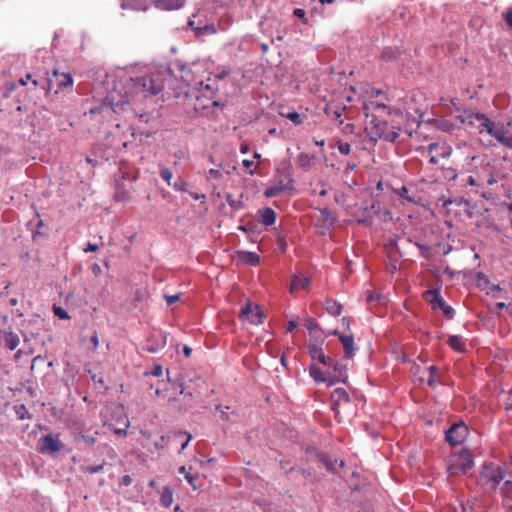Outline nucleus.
<instances>
[{"mask_svg": "<svg viewBox=\"0 0 512 512\" xmlns=\"http://www.w3.org/2000/svg\"><path fill=\"white\" fill-rule=\"evenodd\" d=\"M173 77L169 66L161 65L141 77L132 79L135 89L141 91L144 97L159 94Z\"/></svg>", "mask_w": 512, "mask_h": 512, "instance_id": "1", "label": "nucleus"}, {"mask_svg": "<svg viewBox=\"0 0 512 512\" xmlns=\"http://www.w3.org/2000/svg\"><path fill=\"white\" fill-rule=\"evenodd\" d=\"M27 79L33 78V86L39 87L48 94L52 89L55 88L57 94L62 88L71 86L73 84V78L69 73H59L57 70H53L52 75L47 74L46 76H40L34 73H27Z\"/></svg>", "mask_w": 512, "mask_h": 512, "instance_id": "2", "label": "nucleus"}, {"mask_svg": "<svg viewBox=\"0 0 512 512\" xmlns=\"http://www.w3.org/2000/svg\"><path fill=\"white\" fill-rule=\"evenodd\" d=\"M400 129L395 130L394 127H389L385 120L373 117L366 127V132L369 139L373 142H377L383 139L388 142H394L399 136Z\"/></svg>", "mask_w": 512, "mask_h": 512, "instance_id": "3", "label": "nucleus"}, {"mask_svg": "<svg viewBox=\"0 0 512 512\" xmlns=\"http://www.w3.org/2000/svg\"><path fill=\"white\" fill-rule=\"evenodd\" d=\"M474 466L473 456L467 449L451 454L447 462V472L450 476L466 474Z\"/></svg>", "mask_w": 512, "mask_h": 512, "instance_id": "4", "label": "nucleus"}, {"mask_svg": "<svg viewBox=\"0 0 512 512\" xmlns=\"http://www.w3.org/2000/svg\"><path fill=\"white\" fill-rule=\"evenodd\" d=\"M511 478V475L507 477L506 467L496 463H485L480 473V479L483 485L494 491L501 481Z\"/></svg>", "mask_w": 512, "mask_h": 512, "instance_id": "5", "label": "nucleus"}, {"mask_svg": "<svg viewBox=\"0 0 512 512\" xmlns=\"http://www.w3.org/2000/svg\"><path fill=\"white\" fill-rule=\"evenodd\" d=\"M484 132L495 138L504 147L512 149V134L509 133L503 123L489 120Z\"/></svg>", "mask_w": 512, "mask_h": 512, "instance_id": "6", "label": "nucleus"}, {"mask_svg": "<svg viewBox=\"0 0 512 512\" xmlns=\"http://www.w3.org/2000/svg\"><path fill=\"white\" fill-rule=\"evenodd\" d=\"M423 299L431 305L433 310L440 309L443 311V313L451 318L454 314V310L452 307L447 305L445 300L440 295L439 290L437 289H430L423 293Z\"/></svg>", "mask_w": 512, "mask_h": 512, "instance_id": "7", "label": "nucleus"}, {"mask_svg": "<svg viewBox=\"0 0 512 512\" xmlns=\"http://www.w3.org/2000/svg\"><path fill=\"white\" fill-rule=\"evenodd\" d=\"M461 123L467 124L468 126H474L478 129L479 133H483L486 128V124L489 122V118L482 113H474L470 110H464L457 116Z\"/></svg>", "mask_w": 512, "mask_h": 512, "instance_id": "8", "label": "nucleus"}, {"mask_svg": "<svg viewBox=\"0 0 512 512\" xmlns=\"http://www.w3.org/2000/svg\"><path fill=\"white\" fill-rule=\"evenodd\" d=\"M241 316L243 320L249 322L253 325H259L263 323V320L265 318L261 307L257 304H254L251 301H247L245 306L241 309Z\"/></svg>", "mask_w": 512, "mask_h": 512, "instance_id": "9", "label": "nucleus"}, {"mask_svg": "<svg viewBox=\"0 0 512 512\" xmlns=\"http://www.w3.org/2000/svg\"><path fill=\"white\" fill-rule=\"evenodd\" d=\"M468 435V428L464 423H455L446 431V441L452 445L462 444Z\"/></svg>", "mask_w": 512, "mask_h": 512, "instance_id": "10", "label": "nucleus"}, {"mask_svg": "<svg viewBox=\"0 0 512 512\" xmlns=\"http://www.w3.org/2000/svg\"><path fill=\"white\" fill-rule=\"evenodd\" d=\"M294 190V180L290 176H286L284 179H279L276 183L264 191V196L267 198L276 197L286 191Z\"/></svg>", "mask_w": 512, "mask_h": 512, "instance_id": "11", "label": "nucleus"}, {"mask_svg": "<svg viewBox=\"0 0 512 512\" xmlns=\"http://www.w3.org/2000/svg\"><path fill=\"white\" fill-rule=\"evenodd\" d=\"M63 448V443L59 439V435L47 434L41 437L39 452L41 453H57Z\"/></svg>", "mask_w": 512, "mask_h": 512, "instance_id": "12", "label": "nucleus"}, {"mask_svg": "<svg viewBox=\"0 0 512 512\" xmlns=\"http://www.w3.org/2000/svg\"><path fill=\"white\" fill-rule=\"evenodd\" d=\"M310 376L317 383H326L328 386H332L337 382H341V376H332L330 372H323L316 365H311L309 368Z\"/></svg>", "mask_w": 512, "mask_h": 512, "instance_id": "13", "label": "nucleus"}, {"mask_svg": "<svg viewBox=\"0 0 512 512\" xmlns=\"http://www.w3.org/2000/svg\"><path fill=\"white\" fill-rule=\"evenodd\" d=\"M350 396L344 388H336L331 394L332 409L335 411V417L340 413L339 408L342 404L349 403Z\"/></svg>", "mask_w": 512, "mask_h": 512, "instance_id": "14", "label": "nucleus"}, {"mask_svg": "<svg viewBox=\"0 0 512 512\" xmlns=\"http://www.w3.org/2000/svg\"><path fill=\"white\" fill-rule=\"evenodd\" d=\"M199 91L203 94L204 97L212 100V105H217V102L213 100L216 92L218 91V84L216 79L207 78L206 82L200 81L198 83Z\"/></svg>", "mask_w": 512, "mask_h": 512, "instance_id": "15", "label": "nucleus"}, {"mask_svg": "<svg viewBox=\"0 0 512 512\" xmlns=\"http://www.w3.org/2000/svg\"><path fill=\"white\" fill-rule=\"evenodd\" d=\"M331 334L339 336V340L342 344L343 351H344V357L346 359H351L354 356L355 351H356L353 336L346 335V334H339L338 331H334Z\"/></svg>", "mask_w": 512, "mask_h": 512, "instance_id": "16", "label": "nucleus"}, {"mask_svg": "<svg viewBox=\"0 0 512 512\" xmlns=\"http://www.w3.org/2000/svg\"><path fill=\"white\" fill-rule=\"evenodd\" d=\"M317 459L330 472H336L338 468L344 467V461L339 459H332L326 453H319L317 455Z\"/></svg>", "mask_w": 512, "mask_h": 512, "instance_id": "17", "label": "nucleus"}, {"mask_svg": "<svg viewBox=\"0 0 512 512\" xmlns=\"http://www.w3.org/2000/svg\"><path fill=\"white\" fill-rule=\"evenodd\" d=\"M167 340V334L159 332L157 335H153L148 339L146 345V351L150 353H157L162 347L165 346Z\"/></svg>", "mask_w": 512, "mask_h": 512, "instance_id": "18", "label": "nucleus"}, {"mask_svg": "<svg viewBox=\"0 0 512 512\" xmlns=\"http://www.w3.org/2000/svg\"><path fill=\"white\" fill-rule=\"evenodd\" d=\"M346 110V107H340L335 105L333 102H329L326 104L324 108V112L332 120L338 121V125H343V120L341 119L343 112Z\"/></svg>", "mask_w": 512, "mask_h": 512, "instance_id": "19", "label": "nucleus"}, {"mask_svg": "<svg viewBox=\"0 0 512 512\" xmlns=\"http://www.w3.org/2000/svg\"><path fill=\"white\" fill-rule=\"evenodd\" d=\"M429 153L437 152V155H431L429 163L436 165L438 163V156L447 157L450 154V148L439 143H431L428 146Z\"/></svg>", "mask_w": 512, "mask_h": 512, "instance_id": "20", "label": "nucleus"}, {"mask_svg": "<svg viewBox=\"0 0 512 512\" xmlns=\"http://www.w3.org/2000/svg\"><path fill=\"white\" fill-rule=\"evenodd\" d=\"M323 365L333 370L332 376H341V382L345 381L346 369L336 359L327 356Z\"/></svg>", "mask_w": 512, "mask_h": 512, "instance_id": "21", "label": "nucleus"}, {"mask_svg": "<svg viewBox=\"0 0 512 512\" xmlns=\"http://www.w3.org/2000/svg\"><path fill=\"white\" fill-rule=\"evenodd\" d=\"M316 156L314 154L301 152L296 158V164L303 170L309 171L314 165Z\"/></svg>", "mask_w": 512, "mask_h": 512, "instance_id": "22", "label": "nucleus"}, {"mask_svg": "<svg viewBox=\"0 0 512 512\" xmlns=\"http://www.w3.org/2000/svg\"><path fill=\"white\" fill-rule=\"evenodd\" d=\"M2 340H3V344L6 348H8L9 350H15L17 348V346L19 345V342H20V339L18 337L17 334H15L14 332L12 331H6L4 330L3 331V334H2Z\"/></svg>", "mask_w": 512, "mask_h": 512, "instance_id": "23", "label": "nucleus"}, {"mask_svg": "<svg viewBox=\"0 0 512 512\" xmlns=\"http://www.w3.org/2000/svg\"><path fill=\"white\" fill-rule=\"evenodd\" d=\"M217 33V28L214 23H209L204 26L194 27V37L204 40L205 36L214 35Z\"/></svg>", "mask_w": 512, "mask_h": 512, "instance_id": "24", "label": "nucleus"}, {"mask_svg": "<svg viewBox=\"0 0 512 512\" xmlns=\"http://www.w3.org/2000/svg\"><path fill=\"white\" fill-rule=\"evenodd\" d=\"M185 0H154L157 8L162 10H174L183 6Z\"/></svg>", "mask_w": 512, "mask_h": 512, "instance_id": "25", "label": "nucleus"}, {"mask_svg": "<svg viewBox=\"0 0 512 512\" xmlns=\"http://www.w3.org/2000/svg\"><path fill=\"white\" fill-rule=\"evenodd\" d=\"M504 496L503 503L508 510L512 511V479H506L501 489Z\"/></svg>", "mask_w": 512, "mask_h": 512, "instance_id": "26", "label": "nucleus"}, {"mask_svg": "<svg viewBox=\"0 0 512 512\" xmlns=\"http://www.w3.org/2000/svg\"><path fill=\"white\" fill-rule=\"evenodd\" d=\"M258 213L260 215V221L263 225L271 226L275 223L276 213L272 208L266 207L262 210H259Z\"/></svg>", "mask_w": 512, "mask_h": 512, "instance_id": "27", "label": "nucleus"}, {"mask_svg": "<svg viewBox=\"0 0 512 512\" xmlns=\"http://www.w3.org/2000/svg\"><path fill=\"white\" fill-rule=\"evenodd\" d=\"M426 375V383L430 387H434L436 384L440 383L439 379V369L436 366H428L425 367Z\"/></svg>", "mask_w": 512, "mask_h": 512, "instance_id": "28", "label": "nucleus"}, {"mask_svg": "<svg viewBox=\"0 0 512 512\" xmlns=\"http://www.w3.org/2000/svg\"><path fill=\"white\" fill-rule=\"evenodd\" d=\"M310 284V280L304 276L294 275L290 284V292H294L299 289H306Z\"/></svg>", "mask_w": 512, "mask_h": 512, "instance_id": "29", "label": "nucleus"}, {"mask_svg": "<svg viewBox=\"0 0 512 512\" xmlns=\"http://www.w3.org/2000/svg\"><path fill=\"white\" fill-rule=\"evenodd\" d=\"M239 259L252 266H258L260 264V257L254 252L243 251L239 252Z\"/></svg>", "mask_w": 512, "mask_h": 512, "instance_id": "30", "label": "nucleus"}, {"mask_svg": "<svg viewBox=\"0 0 512 512\" xmlns=\"http://www.w3.org/2000/svg\"><path fill=\"white\" fill-rule=\"evenodd\" d=\"M324 308L332 316H339L342 312V305L333 299H325Z\"/></svg>", "mask_w": 512, "mask_h": 512, "instance_id": "31", "label": "nucleus"}, {"mask_svg": "<svg viewBox=\"0 0 512 512\" xmlns=\"http://www.w3.org/2000/svg\"><path fill=\"white\" fill-rule=\"evenodd\" d=\"M309 355L314 361H318L321 364H323L327 358V356L324 354V351L321 347L318 345H309L308 347Z\"/></svg>", "mask_w": 512, "mask_h": 512, "instance_id": "32", "label": "nucleus"}, {"mask_svg": "<svg viewBox=\"0 0 512 512\" xmlns=\"http://www.w3.org/2000/svg\"><path fill=\"white\" fill-rule=\"evenodd\" d=\"M44 226L43 220L39 219L36 223V229L32 230V239L34 242L44 241L48 238V233L42 230Z\"/></svg>", "mask_w": 512, "mask_h": 512, "instance_id": "33", "label": "nucleus"}, {"mask_svg": "<svg viewBox=\"0 0 512 512\" xmlns=\"http://www.w3.org/2000/svg\"><path fill=\"white\" fill-rule=\"evenodd\" d=\"M448 344L453 350L457 352H464L466 350V344L460 336H450L448 339Z\"/></svg>", "mask_w": 512, "mask_h": 512, "instance_id": "34", "label": "nucleus"}, {"mask_svg": "<svg viewBox=\"0 0 512 512\" xmlns=\"http://www.w3.org/2000/svg\"><path fill=\"white\" fill-rule=\"evenodd\" d=\"M173 502V491L170 486H165L161 492L160 503L169 508Z\"/></svg>", "mask_w": 512, "mask_h": 512, "instance_id": "35", "label": "nucleus"}, {"mask_svg": "<svg viewBox=\"0 0 512 512\" xmlns=\"http://www.w3.org/2000/svg\"><path fill=\"white\" fill-rule=\"evenodd\" d=\"M365 115L368 117L370 112L376 110H387L388 107L385 104L377 103L375 101L364 102L362 107Z\"/></svg>", "mask_w": 512, "mask_h": 512, "instance_id": "36", "label": "nucleus"}, {"mask_svg": "<svg viewBox=\"0 0 512 512\" xmlns=\"http://www.w3.org/2000/svg\"><path fill=\"white\" fill-rule=\"evenodd\" d=\"M13 410L19 420L31 419L32 415L29 413L27 407L24 404H16L13 406Z\"/></svg>", "mask_w": 512, "mask_h": 512, "instance_id": "37", "label": "nucleus"}, {"mask_svg": "<svg viewBox=\"0 0 512 512\" xmlns=\"http://www.w3.org/2000/svg\"><path fill=\"white\" fill-rule=\"evenodd\" d=\"M103 105L106 107H110L113 112L118 113L124 110V106L127 105L125 102H116L114 103L110 97H106L103 101Z\"/></svg>", "mask_w": 512, "mask_h": 512, "instance_id": "38", "label": "nucleus"}, {"mask_svg": "<svg viewBox=\"0 0 512 512\" xmlns=\"http://www.w3.org/2000/svg\"><path fill=\"white\" fill-rule=\"evenodd\" d=\"M172 386L174 388V390L178 391L179 394H185L186 392V386H185V382H184V378L179 375L177 377V379L173 380L172 382Z\"/></svg>", "mask_w": 512, "mask_h": 512, "instance_id": "39", "label": "nucleus"}, {"mask_svg": "<svg viewBox=\"0 0 512 512\" xmlns=\"http://www.w3.org/2000/svg\"><path fill=\"white\" fill-rule=\"evenodd\" d=\"M321 216L323 221L329 225H333L336 221L334 214L328 208H324L321 210Z\"/></svg>", "mask_w": 512, "mask_h": 512, "instance_id": "40", "label": "nucleus"}, {"mask_svg": "<svg viewBox=\"0 0 512 512\" xmlns=\"http://www.w3.org/2000/svg\"><path fill=\"white\" fill-rule=\"evenodd\" d=\"M104 468V464H98V465H87V466H81V471L84 473H98L102 471Z\"/></svg>", "mask_w": 512, "mask_h": 512, "instance_id": "41", "label": "nucleus"}, {"mask_svg": "<svg viewBox=\"0 0 512 512\" xmlns=\"http://www.w3.org/2000/svg\"><path fill=\"white\" fill-rule=\"evenodd\" d=\"M121 7L123 9H132V10H146L147 9L146 5H138V4L133 3L130 0H124L121 4Z\"/></svg>", "mask_w": 512, "mask_h": 512, "instance_id": "42", "label": "nucleus"}, {"mask_svg": "<svg viewBox=\"0 0 512 512\" xmlns=\"http://www.w3.org/2000/svg\"><path fill=\"white\" fill-rule=\"evenodd\" d=\"M281 115L292 121L295 125L302 124V116L295 111L289 112L287 114L281 113Z\"/></svg>", "mask_w": 512, "mask_h": 512, "instance_id": "43", "label": "nucleus"}, {"mask_svg": "<svg viewBox=\"0 0 512 512\" xmlns=\"http://www.w3.org/2000/svg\"><path fill=\"white\" fill-rule=\"evenodd\" d=\"M53 312H54V315L57 316L61 320L70 319V316H69L68 312L64 308H62L61 306L54 305L53 306Z\"/></svg>", "mask_w": 512, "mask_h": 512, "instance_id": "44", "label": "nucleus"}, {"mask_svg": "<svg viewBox=\"0 0 512 512\" xmlns=\"http://www.w3.org/2000/svg\"><path fill=\"white\" fill-rule=\"evenodd\" d=\"M172 187L177 190V191H186L188 192V184L183 180L181 179L180 177H178L173 184H171ZM189 193L191 194V192L189 191Z\"/></svg>", "mask_w": 512, "mask_h": 512, "instance_id": "45", "label": "nucleus"}, {"mask_svg": "<svg viewBox=\"0 0 512 512\" xmlns=\"http://www.w3.org/2000/svg\"><path fill=\"white\" fill-rule=\"evenodd\" d=\"M159 174H160V177L164 181H166L169 185H171L170 181L173 177V173L169 168H167V167L161 168Z\"/></svg>", "mask_w": 512, "mask_h": 512, "instance_id": "46", "label": "nucleus"}, {"mask_svg": "<svg viewBox=\"0 0 512 512\" xmlns=\"http://www.w3.org/2000/svg\"><path fill=\"white\" fill-rule=\"evenodd\" d=\"M400 197L406 199L408 202H415V198L409 195V190L406 186H402L397 190Z\"/></svg>", "mask_w": 512, "mask_h": 512, "instance_id": "47", "label": "nucleus"}, {"mask_svg": "<svg viewBox=\"0 0 512 512\" xmlns=\"http://www.w3.org/2000/svg\"><path fill=\"white\" fill-rule=\"evenodd\" d=\"M128 198V193L124 190L123 187L117 185L115 191V199L117 201H125Z\"/></svg>", "mask_w": 512, "mask_h": 512, "instance_id": "48", "label": "nucleus"}, {"mask_svg": "<svg viewBox=\"0 0 512 512\" xmlns=\"http://www.w3.org/2000/svg\"><path fill=\"white\" fill-rule=\"evenodd\" d=\"M337 148L338 151L343 155H348L351 152V145L343 141L337 142Z\"/></svg>", "mask_w": 512, "mask_h": 512, "instance_id": "49", "label": "nucleus"}, {"mask_svg": "<svg viewBox=\"0 0 512 512\" xmlns=\"http://www.w3.org/2000/svg\"><path fill=\"white\" fill-rule=\"evenodd\" d=\"M413 374L414 376L418 375V380L420 382H426V373H425V367L416 366L413 368Z\"/></svg>", "mask_w": 512, "mask_h": 512, "instance_id": "50", "label": "nucleus"}, {"mask_svg": "<svg viewBox=\"0 0 512 512\" xmlns=\"http://www.w3.org/2000/svg\"><path fill=\"white\" fill-rule=\"evenodd\" d=\"M178 437H186V439L183 441V443L181 444V448L179 450V452H181L182 450H184L187 445L189 444L190 440L192 439V435L187 433V432H179L177 434H175V438H178Z\"/></svg>", "mask_w": 512, "mask_h": 512, "instance_id": "51", "label": "nucleus"}, {"mask_svg": "<svg viewBox=\"0 0 512 512\" xmlns=\"http://www.w3.org/2000/svg\"><path fill=\"white\" fill-rule=\"evenodd\" d=\"M77 439L82 440L88 446H93L96 442V438L94 436L86 434H79L77 436Z\"/></svg>", "mask_w": 512, "mask_h": 512, "instance_id": "52", "label": "nucleus"}, {"mask_svg": "<svg viewBox=\"0 0 512 512\" xmlns=\"http://www.w3.org/2000/svg\"><path fill=\"white\" fill-rule=\"evenodd\" d=\"M191 470V467L189 469H187L185 466H181L179 467L178 469V473L179 474H183L184 475V478L186 479V481L192 485V473L190 472Z\"/></svg>", "mask_w": 512, "mask_h": 512, "instance_id": "53", "label": "nucleus"}, {"mask_svg": "<svg viewBox=\"0 0 512 512\" xmlns=\"http://www.w3.org/2000/svg\"><path fill=\"white\" fill-rule=\"evenodd\" d=\"M129 427V421L126 420L123 428L114 429V433L119 437H125L127 435V428Z\"/></svg>", "mask_w": 512, "mask_h": 512, "instance_id": "54", "label": "nucleus"}, {"mask_svg": "<svg viewBox=\"0 0 512 512\" xmlns=\"http://www.w3.org/2000/svg\"><path fill=\"white\" fill-rule=\"evenodd\" d=\"M305 327L310 331H314L317 327H318V324L316 323V321L312 318H307L306 321H305Z\"/></svg>", "mask_w": 512, "mask_h": 512, "instance_id": "55", "label": "nucleus"}, {"mask_svg": "<svg viewBox=\"0 0 512 512\" xmlns=\"http://www.w3.org/2000/svg\"><path fill=\"white\" fill-rule=\"evenodd\" d=\"M340 127H341V131L345 134H352L354 132V128H355L354 124H352V123H346V124L343 123V125H341Z\"/></svg>", "mask_w": 512, "mask_h": 512, "instance_id": "56", "label": "nucleus"}, {"mask_svg": "<svg viewBox=\"0 0 512 512\" xmlns=\"http://www.w3.org/2000/svg\"><path fill=\"white\" fill-rule=\"evenodd\" d=\"M503 18L510 28H512V9H508L506 12L503 13Z\"/></svg>", "mask_w": 512, "mask_h": 512, "instance_id": "57", "label": "nucleus"}, {"mask_svg": "<svg viewBox=\"0 0 512 512\" xmlns=\"http://www.w3.org/2000/svg\"><path fill=\"white\" fill-rule=\"evenodd\" d=\"M151 375L159 377L163 374V368L161 365L155 364L150 372Z\"/></svg>", "mask_w": 512, "mask_h": 512, "instance_id": "58", "label": "nucleus"}, {"mask_svg": "<svg viewBox=\"0 0 512 512\" xmlns=\"http://www.w3.org/2000/svg\"><path fill=\"white\" fill-rule=\"evenodd\" d=\"M119 484L121 486H130L132 484V478L130 475H124L121 477Z\"/></svg>", "mask_w": 512, "mask_h": 512, "instance_id": "59", "label": "nucleus"}, {"mask_svg": "<svg viewBox=\"0 0 512 512\" xmlns=\"http://www.w3.org/2000/svg\"><path fill=\"white\" fill-rule=\"evenodd\" d=\"M229 75H230V71H228V70H222L221 72H219V73H217V74L215 75V78H214V79H216V81H218V80H222V79L226 78V77H227V76H229Z\"/></svg>", "mask_w": 512, "mask_h": 512, "instance_id": "60", "label": "nucleus"}, {"mask_svg": "<svg viewBox=\"0 0 512 512\" xmlns=\"http://www.w3.org/2000/svg\"><path fill=\"white\" fill-rule=\"evenodd\" d=\"M99 249V246L97 244L88 242L87 247L84 249L85 252H95Z\"/></svg>", "mask_w": 512, "mask_h": 512, "instance_id": "61", "label": "nucleus"}, {"mask_svg": "<svg viewBox=\"0 0 512 512\" xmlns=\"http://www.w3.org/2000/svg\"><path fill=\"white\" fill-rule=\"evenodd\" d=\"M208 174H209L210 178H214V179H218L222 176L221 172L217 169H210Z\"/></svg>", "mask_w": 512, "mask_h": 512, "instance_id": "62", "label": "nucleus"}, {"mask_svg": "<svg viewBox=\"0 0 512 512\" xmlns=\"http://www.w3.org/2000/svg\"><path fill=\"white\" fill-rule=\"evenodd\" d=\"M180 299V295L179 294H175V295H170V296H166V301L169 305L177 302L178 300Z\"/></svg>", "mask_w": 512, "mask_h": 512, "instance_id": "63", "label": "nucleus"}, {"mask_svg": "<svg viewBox=\"0 0 512 512\" xmlns=\"http://www.w3.org/2000/svg\"><path fill=\"white\" fill-rule=\"evenodd\" d=\"M90 342L93 344L95 349L99 346V339H98V334L96 331L90 337Z\"/></svg>", "mask_w": 512, "mask_h": 512, "instance_id": "64", "label": "nucleus"}]
</instances>
